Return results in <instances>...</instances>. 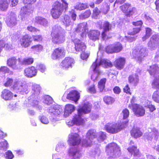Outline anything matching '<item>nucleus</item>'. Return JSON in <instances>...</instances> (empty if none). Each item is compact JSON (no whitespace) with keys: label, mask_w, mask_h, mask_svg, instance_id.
<instances>
[{"label":"nucleus","mask_w":159,"mask_h":159,"mask_svg":"<svg viewBox=\"0 0 159 159\" xmlns=\"http://www.w3.org/2000/svg\"><path fill=\"white\" fill-rule=\"evenodd\" d=\"M106 134L105 132L100 131L97 133L96 138L99 142H101L103 141L106 139Z\"/></svg>","instance_id":"42"},{"label":"nucleus","mask_w":159,"mask_h":159,"mask_svg":"<svg viewBox=\"0 0 159 159\" xmlns=\"http://www.w3.org/2000/svg\"><path fill=\"white\" fill-rule=\"evenodd\" d=\"M31 48L32 51L37 53L42 51L43 46L40 44H37L32 46Z\"/></svg>","instance_id":"44"},{"label":"nucleus","mask_w":159,"mask_h":159,"mask_svg":"<svg viewBox=\"0 0 159 159\" xmlns=\"http://www.w3.org/2000/svg\"><path fill=\"white\" fill-rule=\"evenodd\" d=\"M32 11V10L30 5L23 7L20 11V16L21 20H25L27 19Z\"/></svg>","instance_id":"16"},{"label":"nucleus","mask_w":159,"mask_h":159,"mask_svg":"<svg viewBox=\"0 0 159 159\" xmlns=\"http://www.w3.org/2000/svg\"><path fill=\"white\" fill-rule=\"evenodd\" d=\"M97 134V133L95 130L94 129H90L87 133V139L92 141V140L96 138Z\"/></svg>","instance_id":"36"},{"label":"nucleus","mask_w":159,"mask_h":159,"mask_svg":"<svg viewBox=\"0 0 159 159\" xmlns=\"http://www.w3.org/2000/svg\"><path fill=\"white\" fill-rule=\"evenodd\" d=\"M129 111L127 109L125 108L122 111L123 119H126L129 116Z\"/></svg>","instance_id":"59"},{"label":"nucleus","mask_w":159,"mask_h":159,"mask_svg":"<svg viewBox=\"0 0 159 159\" xmlns=\"http://www.w3.org/2000/svg\"><path fill=\"white\" fill-rule=\"evenodd\" d=\"M63 10L61 3L56 1L53 5L52 8L51 10V15L54 19L58 18L61 15Z\"/></svg>","instance_id":"5"},{"label":"nucleus","mask_w":159,"mask_h":159,"mask_svg":"<svg viewBox=\"0 0 159 159\" xmlns=\"http://www.w3.org/2000/svg\"><path fill=\"white\" fill-rule=\"evenodd\" d=\"M127 150L129 152L132 154H133L134 156L139 157L140 156V154L139 150L136 147L134 146H132L129 147L128 148Z\"/></svg>","instance_id":"35"},{"label":"nucleus","mask_w":159,"mask_h":159,"mask_svg":"<svg viewBox=\"0 0 159 159\" xmlns=\"http://www.w3.org/2000/svg\"><path fill=\"white\" fill-rule=\"evenodd\" d=\"M144 137L148 140H151L153 139L156 140L159 138V133L155 128H148V132L145 134Z\"/></svg>","instance_id":"10"},{"label":"nucleus","mask_w":159,"mask_h":159,"mask_svg":"<svg viewBox=\"0 0 159 159\" xmlns=\"http://www.w3.org/2000/svg\"><path fill=\"white\" fill-rule=\"evenodd\" d=\"M37 70L34 66H31L25 69L24 74L25 76L28 78H32L36 76Z\"/></svg>","instance_id":"23"},{"label":"nucleus","mask_w":159,"mask_h":159,"mask_svg":"<svg viewBox=\"0 0 159 159\" xmlns=\"http://www.w3.org/2000/svg\"><path fill=\"white\" fill-rule=\"evenodd\" d=\"M112 26V25L110 24L108 22L105 21L104 22L103 25L104 31L102 34V38L103 39L105 40V39L106 36V33L111 30Z\"/></svg>","instance_id":"28"},{"label":"nucleus","mask_w":159,"mask_h":159,"mask_svg":"<svg viewBox=\"0 0 159 159\" xmlns=\"http://www.w3.org/2000/svg\"><path fill=\"white\" fill-rule=\"evenodd\" d=\"M66 98L67 99L76 102L80 98L79 93L76 91H72L68 94Z\"/></svg>","instance_id":"25"},{"label":"nucleus","mask_w":159,"mask_h":159,"mask_svg":"<svg viewBox=\"0 0 159 159\" xmlns=\"http://www.w3.org/2000/svg\"><path fill=\"white\" fill-rule=\"evenodd\" d=\"M32 40V38L30 36L28 35H25L20 38L19 43L22 47L26 48L30 45Z\"/></svg>","instance_id":"18"},{"label":"nucleus","mask_w":159,"mask_h":159,"mask_svg":"<svg viewBox=\"0 0 159 159\" xmlns=\"http://www.w3.org/2000/svg\"><path fill=\"white\" fill-rule=\"evenodd\" d=\"M88 31V28L87 26V23L84 22L81 23L78 25L77 27L75 29V32L81 33V36L84 38L86 36V33Z\"/></svg>","instance_id":"14"},{"label":"nucleus","mask_w":159,"mask_h":159,"mask_svg":"<svg viewBox=\"0 0 159 159\" xmlns=\"http://www.w3.org/2000/svg\"><path fill=\"white\" fill-rule=\"evenodd\" d=\"M41 90V88L39 85L34 84L32 85V95L34 94L35 95H38ZM33 95H32V96Z\"/></svg>","instance_id":"41"},{"label":"nucleus","mask_w":159,"mask_h":159,"mask_svg":"<svg viewBox=\"0 0 159 159\" xmlns=\"http://www.w3.org/2000/svg\"><path fill=\"white\" fill-rule=\"evenodd\" d=\"M75 110V106L71 104H67L65 106L64 116L67 117L71 114Z\"/></svg>","instance_id":"30"},{"label":"nucleus","mask_w":159,"mask_h":159,"mask_svg":"<svg viewBox=\"0 0 159 159\" xmlns=\"http://www.w3.org/2000/svg\"><path fill=\"white\" fill-rule=\"evenodd\" d=\"M0 72L4 74L8 73L9 75H12L13 72L9 68L6 66H2L0 68Z\"/></svg>","instance_id":"50"},{"label":"nucleus","mask_w":159,"mask_h":159,"mask_svg":"<svg viewBox=\"0 0 159 159\" xmlns=\"http://www.w3.org/2000/svg\"><path fill=\"white\" fill-rule=\"evenodd\" d=\"M131 135L135 138L141 137L142 135V133L138 128H134L131 131Z\"/></svg>","instance_id":"38"},{"label":"nucleus","mask_w":159,"mask_h":159,"mask_svg":"<svg viewBox=\"0 0 159 159\" xmlns=\"http://www.w3.org/2000/svg\"><path fill=\"white\" fill-rule=\"evenodd\" d=\"M33 62V59L32 58H25L22 61L20 60L21 66L22 65H29Z\"/></svg>","instance_id":"46"},{"label":"nucleus","mask_w":159,"mask_h":159,"mask_svg":"<svg viewBox=\"0 0 159 159\" xmlns=\"http://www.w3.org/2000/svg\"><path fill=\"white\" fill-rule=\"evenodd\" d=\"M114 53L118 52H120L122 49V46L121 43L119 42L115 43L112 44Z\"/></svg>","instance_id":"43"},{"label":"nucleus","mask_w":159,"mask_h":159,"mask_svg":"<svg viewBox=\"0 0 159 159\" xmlns=\"http://www.w3.org/2000/svg\"><path fill=\"white\" fill-rule=\"evenodd\" d=\"M150 74L154 76L157 75V74L159 72V68L157 65H153L150 66L148 69Z\"/></svg>","instance_id":"34"},{"label":"nucleus","mask_w":159,"mask_h":159,"mask_svg":"<svg viewBox=\"0 0 159 159\" xmlns=\"http://www.w3.org/2000/svg\"><path fill=\"white\" fill-rule=\"evenodd\" d=\"M37 68L42 72H44L46 69L45 66L41 64H38L37 66Z\"/></svg>","instance_id":"64"},{"label":"nucleus","mask_w":159,"mask_h":159,"mask_svg":"<svg viewBox=\"0 0 159 159\" xmlns=\"http://www.w3.org/2000/svg\"><path fill=\"white\" fill-rule=\"evenodd\" d=\"M125 124L124 123H108L105 125V128L108 133L114 134L120 131L125 127Z\"/></svg>","instance_id":"4"},{"label":"nucleus","mask_w":159,"mask_h":159,"mask_svg":"<svg viewBox=\"0 0 159 159\" xmlns=\"http://www.w3.org/2000/svg\"><path fill=\"white\" fill-rule=\"evenodd\" d=\"M129 81L134 86H136L139 81L138 75L136 74L134 75L130 76L129 78Z\"/></svg>","instance_id":"40"},{"label":"nucleus","mask_w":159,"mask_h":159,"mask_svg":"<svg viewBox=\"0 0 159 159\" xmlns=\"http://www.w3.org/2000/svg\"><path fill=\"white\" fill-rule=\"evenodd\" d=\"M39 119L42 123L44 124H47L49 122L48 119L44 115L39 116Z\"/></svg>","instance_id":"52"},{"label":"nucleus","mask_w":159,"mask_h":159,"mask_svg":"<svg viewBox=\"0 0 159 159\" xmlns=\"http://www.w3.org/2000/svg\"><path fill=\"white\" fill-rule=\"evenodd\" d=\"M132 107L133 112L137 116H142L145 115V110L142 106L134 104L132 105Z\"/></svg>","instance_id":"15"},{"label":"nucleus","mask_w":159,"mask_h":159,"mask_svg":"<svg viewBox=\"0 0 159 159\" xmlns=\"http://www.w3.org/2000/svg\"><path fill=\"white\" fill-rule=\"evenodd\" d=\"M68 152L70 155L72 156L74 159H79L81 156L80 151L74 147H72Z\"/></svg>","instance_id":"24"},{"label":"nucleus","mask_w":159,"mask_h":159,"mask_svg":"<svg viewBox=\"0 0 159 159\" xmlns=\"http://www.w3.org/2000/svg\"><path fill=\"white\" fill-rule=\"evenodd\" d=\"M64 50L62 48H59L54 51L51 57L53 59L55 60L64 57Z\"/></svg>","instance_id":"21"},{"label":"nucleus","mask_w":159,"mask_h":159,"mask_svg":"<svg viewBox=\"0 0 159 159\" xmlns=\"http://www.w3.org/2000/svg\"><path fill=\"white\" fill-rule=\"evenodd\" d=\"M106 78H103L100 80L98 83V88L101 92H102L105 88V84L106 81Z\"/></svg>","instance_id":"47"},{"label":"nucleus","mask_w":159,"mask_h":159,"mask_svg":"<svg viewBox=\"0 0 159 159\" xmlns=\"http://www.w3.org/2000/svg\"><path fill=\"white\" fill-rule=\"evenodd\" d=\"M13 80L12 79L7 78V79L6 82L4 84V85L6 87L11 86V85L12 86L13 84Z\"/></svg>","instance_id":"63"},{"label":"nucleus","mask_w":159,"mask_h":159,"mask_svg":"<svg viewBox=\"0 0 159 159\" xmlns=\"http://www.w3.org/2000/svg\"><path fill=\"white\" fill-rule=\"evenodd\" d=\"M62 24L66 27L69 26L72 24L70 18L69 16L65 15L62 18Z\"/></svg>","instance_id":"32"},{"label":"nucleus","mask_w":159,"mask_h":159,"mask_svg":"<svg viewBox=\"0 0 159 159\" xmlns=\"http://www.w3.org/2000/svg\"><path fill=\"white\" fill-rule=\"evenodd\" d=\"M74 60L70 57H66L61 63L60 66L63 69L67 70L69 68H71L74 64Z\"/></svg>","instance_id":"17"},{"label":"nucleus","mask_w":159,"mask_h":159,"mask_svg":"<svg viewBox=\"0 0 159 159\" xmlns=\"http://www.w3.org/2000/svg\"><path fill=\"white\" fill-rule=\"evenodd\" d=\"M44 98V102L48 105L52 104L53 102V99L49 95H47L45 96Z\"/></svg>","instance_id":"51"},{"label":"nucleus","mask_w":159,"mask_h":159,"mask_svg":"<svg viewBox=\"0 0 159 159\" xmlns=\"http://www.w3.org/2000/svg\"><path fill=\"white\" fill-rule=\"evenodd\" d=\"M105 50L107 53H114L113 48L112 44L107 46L105 48Z\"/></svg>","instance_id":"60"},{"label":"nucleus","mask_w":159,"mask_h":159,"mask_svg":"<svg viewBox=\"0 0 159 159\" xmlns=\"http://www.w3.org/2000/svg\"><path fill=\"white\" fill-rule=\"evenodd\" d=\"M10 1L7 0H0V10L1 11H6Z\"/></svg>","instance_id":"39"},{"label":"nucleus","mask_w":159,"mask_h":159,"mask_svg":"<svg viewBox=\"0 0 159 159\" xmlns=\"http://www.w3.org/2000/svg\"><path fill=\"white\" fill-rule=\"evenodd\" d=\"M75 44V49L77 52L82 51L84 52L86 48V46L85 44L80 40L76 39L74 41Z\"/></svg>","instance_id":"22"},{"label":"nucleus","mask_w":159,"mask_h":159,"mask_svg":"<svg viewBox=\"0 0 159 159\" xmlns=\"http://www.w3.org/2000/svg\"><path fill=\"white\" fill-rule=\"evenodd\" d=\"M73 119L75 125H82L84 122V119L82 118V115L79 113L78 111L77 114L74 115Z\"/></svg>","instance_id":"26"},{"label":"nucleus","mask_w":159,"mask_h":159,"mask_svg":"<svg viewBox=\"0 0 159 159\" xmlns=\"http://www.w3.org/2000/svg\"><path fill=\"white\" fill-rule=\"evenodd\" d=\"M152 83V88L154 89H159V75H156Z\"/></svg>","instance_id":"45"},{"label":"nucleus","mask_w":159,"mask_h":159,"mask_svg":"<svg viewBox=\"0 0 159 159\" xmlns=\"http://www.w3.org/2000/svg\"><path fill=\"white\" fill-rule=\"evenodd\" d=\"M91 14V11L89 10L86 11L85 12L80 14L79 16L80 18L81 19H84L89 17Z\"/></svg>","instance_id":"56"},{"label":"nucleus","mask_w":159,"mask_h":159,"mask_svg":"<svg viewBox=\"0 0 159 159\" xmlns=\"http://www.w3.org/2000/svg\"><path fill=\"white\" fill-rule=\"evenodd\" d=\"M100 34V32L97 30H90L88 33L90 39L94 41L98 39Z\"/></svg>","instance_id":"27"},{"label":"nucleus","mask_w":159,"mask_h":159,"mask_svg":"<svg viewBox=\"0 0 159 159\" xmlns=\"http://www.w3.org/2000/svg\"><path fill=\"white\" fill-rule=\"evenodd\" d=\"M120 10L127 16H130L133 14L136 11V8L132 7L130 4L125 3L120 7Z\"/></svg>","instance_id":"12"},{"label":"nucleus","mask_w":159,"mask_h":159,"mask_svg":"<svg viewBox=\"0 0 159 159\" xmlns=\"http://www.w3.org/2000/svg\"><path fill=\"white\" fill-rule=\"evenodd\" d=\"M159 43V35L156 34L153 35L148 44L149 48L152 50H155L157 48Z\"/></svg>","instance_id":"11"},{"label":"nucleus","mask_w":159,"mask_h":159,"mask_svg":"<svg viewBox=\"0 0 159 159\" xmlns=\"http://www.w3.org/2000/svg\"><path fill=\"white\" fill-rule=\"evenodd\" d=\"M103 100L107 104L112 103L115 101V100L113 98L107 96L104 97Z\"/></svg>","instance_id":"53"},{"label":"nucleus","mask_w":159,"mask_h":159,"mask_svg":"<svg viewBox=\"0 0 159 159\" xmlns=\"http://www.w3.org/2000/svg\"><path fill=\"white\" fill-rule=\"evenodd\" d=\"M51 35L53 43H62L65 40V31L60 25H56L52 27Z\"/></svg>","instance_id":"1"},{"label":"nucleus","mask_w":159,"mask_h":159,"mask_svg":"<svg viewBox=\"0 0 159 159\" xmlns=\"http://www.w3.org/2000/svg\"><path fill=\"white\" fill-rule=\"evenodd\" d=\"M12 87L20 92L28 93V86L25 82L19 80H16L13 83Z\"/></svg>","instance_id":"6"},{"label":"nucleus","mask_w":159,"mask_h":159,"mask_svg":"<svg viewBox=\"0 0 159 159\" xmlns=\"http://www.w3.org/2000/svg\"><path fill=\"white\" fill-rule=\"evenodd\" d=\"M100 65L106 68L111 67L112 66L111 62L108 60L101 59L99 61L98 59H97L91 67V69L93 71L91 78L94 81L97 80L100 74V72L98 69V67Z\"/></svg>","instance_id":"2"},{"label":"nucleus","mask_w":159,"mask_h":159,"mask_svg":"<svg viewBox=\"0 0 159 159\" xmlns=\"http://www.w3.org/2000/svg\"><path fill=\"white\" fill-rule=\"evenodd\" d=\"M82 144L83 146L84 147H87L90 146L92 144V141L90 140L87 139H84L82 142Z\"/></svg>","instance_id":"55"},{"label":"nucleus","mask_w":159,"mask_h":159,"mask_svg":"<svg viewBox=\"0 0 159 159\" xmlns=\"http://www.w3.org/2000/svg\"><path fill=\"white\" fill-rule=\"evenodd\" d=\"M5 156L7 159H12L14 157V155L12 152L10 151H8L5 153Z\"/></svg>","instance_id":"62"},{"label":"nucleus","mask_w":159,"mask_h":159,"mask_svg":"<svg viewBox=\"0 0 159 159\" xmlns=\"http://www.w3.org/2000/svg\"><path fill=\"white\" fill-rule=\"evenodd\" d=\"M91 105L90 103L87 102L85 103L82 106L79 107L77 111L79 113L82 115L83 114H87L89 113L91 109Z\"/></svg>","instance_id":"19"},{"label":"nucleus","mask_w":159,"mask_h":159,"mask_svg":"<svg viewBox=\"0 0 159 159\" xmlns=\"http://www.w3.org/2000/svg\"><path fill=\"white\" fill-rule=\"evenodd\" d=\"M34 21L35 23L44 26H46L48 25V21L47 20L41 16H36L35 18Z\"/></svg>","instance_id":"33"},{"label":"nucleus","mask_w":159,"mask_h":159,"mask_svg":"<svg viewBox=\"0 0 159 159\" xmlns=\"http://www.w3.org/2000/svg\"><path fill=\"white\" fill-rule=\"evenodd\" d=\"M16 15L15 13L11 12L7 19L6 22L7 25L11 27H13L16 24Z\"/></svg>","instance_id":"20"},{"label":"nucleus","mask_w":159,"mask_h":159,"mask_svg":"<svg viewBox=\"0 0 159 159\" xmlns=\"http://www.w3.org/2000/svg\"><path fill=\"white\" fill-rule=\"evenodd\" d=\"M8 147V143L6 140L0 142V149L6 150Z\"/></svg>","instance_id":"54"},{"label":"nucleus","mask_w":159,"mask_h":159,"mask_svg":"<svg viewBox=\"0 0 159 159\" xmlns=\"http://www.w3.org/2000/svg\"><path fill=\"white\" fill-rule=\"evenodd\" d=\"M152 98L154 101L159 103V91H155L153 94Z\"/></svg>","instance_id":"58"},{"label":"nucleus","mask_w":159,"mask_h":159,"mask_svg":"<svg viewBox=\"0 0 159 159\" xmlns=\"http://www.w3.org/2000/svg\"><path fill=\"white\" fill-rule=\"evenodd\" d=\"M106 152L109 157L108 159H114L115 157L120 154V148L116 143H112L109 144L106 147Z\"/></svg>","instance_id":"3"},{"label":"nucleus","mask_w":159,"mask_h":159,"mask_svg":"<svg viewBox=\"0 0 159 159\" xmlns=\"http://www.w3.org/2000/svg\"><path fill=\"white\" fill-rule=\"evenodd\" d=\"M1 97L5 100H10L12 99L13 94L10 90L4 89L2 93Z\"/></svg>","instance_id":"29"},{"label":"nucleus","mask_w":159,"mask_h":159,"mask_svg":"<svg viewBox=\"0 0 159 159\" xmlns=\"http://www.w3.org/2000/svg\"><path fill=\"white\" fill-rule=\"evenodd\" d=\"M48 112L53 118V119L56 120V117L60 116L62 113L63 110L58 106L55 105L49 107Z\"/></svg>","instance_id":"9"},{"label":"nucleus","mask_w":159,"mask_h":159,"mask_svg":"<svg viewBox=\"0 0 159 159\" xmlns=\"http://www.w3.org/2000/svg\"><path fill=\"white\" fill-rule=\"evenodd\" d=\"M65 144L62 142H59L56 146V150L57 152H60L65 148Z\"/></svg>","instance_id":"57"},{"label":"nucleus","mask_w":159,"mask_h":159,"mask_svg":"<svg viewBox=\"0 0 159 159\" xmlns=\"http://www.w3.org/2000/svg\"><path fill=\"white\" fill-rule=\"evenodd\" d=\"M146 34L142 38L143 41H145L147 39H148L149 37L151 35L152 30L149 28H146Z\"/></svg>","instance_id":"49"},{"label":"nucleus","mask_w":159,"mask_h":159,"mask_svg":"<svg viewBox=\"0 0 159 159\" xmlns=\"http://www.w3.org/2000/svg\"><path fill=\"white\" fill-rule=\"evenodd\" d=\"M7 65L12 69L17 70L21 68L20 59H16L15 57H12L9 58L7 61Z\"/></svg>","instance_id":"8"},{"label":"nucleus","mask_w":159,"mask_h":159,"mask_svg":"<svg viewBox=\"0 0 159 159\" xmlns=\"http://www.w3.org/2000/svg\"><path fill=\"white\" fill-rule=\"evenodd\" d=\"M81 139L77 133H72L69 136L68 142L73 146L78 145L80 143Z\"/></svg>","instance_id":"13"},{"label":"nucleus","mask_w":159,"mask_h":159,"mask_svg":"<svg viewBox=\"0 0 159 159\" xmlns=\"http://www.w3.org/2000/svg\"><path fill=\"white\" fill-rule=\"evenodd\" d=\"M147 55V48H142L139 50H133L131 54L133 57L135 58L139 61Z\"/></svg>","instance_id":"7"},{"label":"nucleus","mask_w":159,"mask_h":159,"mask_svg":"<svg viewBox=\"0 0 159 159\" xmlns=\"http://www.w3.org/2000/svg\"><path fill=\"white\" fill-rule=\"evenodd\" d=\"M100 12L98 9L95 8L93 11V17L95 19L98 18V16L100 14Z\"/></svg>","instance_id":"61"},{"label":"nucleus","mask_w":159,"mask_h":159,"mask_svg":"<svg viewBox=\"0 0 159 159\" xmlns=\"http://www.w3.org/2000/svg\"><path fill=\"white\" fill-rule=\"evenodd\" d=\"M140 27L135 28L133 29L132 32H130L131 36L128 37V40L129 42H131L135 39V38L133 36L134 34L138 33L140 30Z\"/></svg>","instance_id":"37"},{"label":"nucleus","mask_w":159,"mask_h":159,"mask_svg":"<svg viewBox=\"0 0 159 159\" xmlns=\"http://www.w3.org/2000/svg\"><path fill=\"white\" fill-rule=\"evenodd\" d=\"M125 63V59L124 58H120L115 61V65L118 69L121 70L123 68Z\"/></svg>","instance_id":"31"},{"label":"nucleus","mask_w":159,"mask_h":159,"mask_svg":"<svg viewBox=\"0 0 159 159\" xmlns=\"http://www.w3.org/2000/svg\"><path fill=\"white\" fill-rule=\"evenodd\" d=\"M88 7V5L86 3H77L75 6V8L77 10H81Z\"/></svg>","instance_id":"48"}]
</instances>
